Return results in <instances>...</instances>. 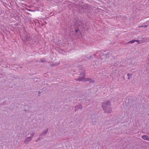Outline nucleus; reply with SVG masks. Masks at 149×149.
<instances>
[{
	"label": "nucleus",
	"mask_w": 149,
	"mask_h": 149,
	"mask_svg": "<svg viewBox=\"0 0 149 149\" xmlns=\"http://www.w3.org/2000/svg\"><path fill=\"white\" fill-rule=\"evenodd\" d=\"M111 103L109 101H107L102 103V107L104 112L110 113L112 111V108L111 107Z\"/></svg>",
	"instance_id": "obj_1"
},
{
	"label": "nucleus",
	"mask_w": 149,
	"mask_h": 149,
	"mask_svg": "<svg viewBox=\"0 0 149 149\" xmlns=\"http://www.w3.org/2000/svg\"><path fill=\"white\" fill-rule=\"evenodd\" d=\"M83 77L81 78L79 77L78 79H76L75 80L77 81H88L90 83H94L95 82V81L93 79L89 78H85L84 77L85 76V73H84L83 74Z\"/></svg>",
	"instance_id": "obj_2"
},
{
	"label": "nucleus",
	"mask_w": 149,
	"mask_h": 149,
	"mask_svg": "<svg viewBox=\"0 0 149 149\" xmlns=\"http://www.w3.org/2000/svg\"><path fill=\"white\" fill-rule=\"evenodd\" d=\"M149 41V38L146 37L143 38L140 40L141 43H143Z\"/></svg>",
	"instance_id": "obj_3"
},
{
	"label": "nucleus",
	"mask_w": 149,
	"mask_h": 149,
	"mask_svg": "<svg viewBox=\"0 0 149 149\" xmlns=\"http://www.w3.org/2000/svg\"><path fill=\"white\" fill-rule=\"evenodd\" d=\"M32 138V137L31 136H29L26 138L24 141V143L25 144L28 143L29 141L31 140Z\"/></svg>",
	"instance_id": "obj_4"
},
{
	"label": "nucleus",
	"mask_w": 149,
	"mask_h": 149,
	"mask_svg": "<svg viewBox=\"0 0 149 149\" xmlns=\"http://www.w3.org/2000/svg\"><path fill=\"white\" fill-rule=\"evenodd\" d=\"M142 138L144 140L149 141V137L147 135L142 136Z\"/></svg>",
	"instance_id": "obj_5"
},
{
	"label": "nucleus",
	"mask_w": 149,
	"mask_h": 149,
	"mask_svg": "<svg viewBox=\"0 0 149 149\" xmlns=\"http://www.w3.org/2000/svg\"><path fill=\"white\" fill-rule=\"evenodd\" d=\"M82 106L80 104H79L75 106V109L76 110H78L79 109H81L82 108Z\"/></svg>",
	"instance_id": "obj_6"
},
{
	"label": "nucleus",
	"mask_w": 149,
	"mask_h": 149,
	"mask_svg": "<svg viewBox=\"0 0 149 149\" xmlns=\"http://www.w3.org/2000/svg\"><path fill=\"white\" fill-rule=\"evenodd\" d=\"M48 131V129H46L41 134V135L45 136L47 133Z\"/></svg>",
	"instance_id": "obj_7"
},
{
	"label": "nucleus",
	"mask_w": 149,
	"mask_h": 149,
	"mask_svg": "<svg viewBox=\"0 0 149 149\" xmlns=\"http://www.w3.org/2000/svg\"><path fill=\"white\" fill-rule=\"evenodd\" d=\"M127 76L128 77V79H130L131 78V76H132V74H130L129 73H128L127 74Z\"/></svg>",
	"instance_id": "obj_8"
},
{
	"label": "nucleus",
	"mask_w": 149,
	"mask_h": 149,
	"mask_svg": "<svg viewBox=\"0 0 149 149\" xmlns=\"http://www.w3.org/2000/svg\"><path fill=\"white\" fill-rule=\"evenodd\" d=\"M135 41V40H133L131 41H130L128 42V43H131V44H132L134 43Z\"/></svg>",
	"instance_id": "obj_9"
},
{
	"label": "nucleus",
	"mask_w": 149,
	"mask_h": 149,
	"mask_svg": "<svg viewBox=\"0 0 149 149\" xmlns=\"http://www.w3.org/2000/svg\"><path fill=\"white\" fill-rule=\"evenodd\" d=\"M135 42H137L139 44L140 43H141L140 42V40H135Z\"/></svg>",
	"instance_id": "obj_10"
},
{
	"label": "nucleus",
	"mask_w": 149,
	"mask_h": 149,
	"mask_svg": "<svg viewBox=\"0 0 149 149\" xmlns=\"http://www.w3.org/2000/svg\"><path fill=\"white\" fill-rule=\"evenodd\" d=\"M148 25L146 26H139V27H146Z\"/></svg>",
	"instance_id": "obj_11"
},
{
	"label": "nucleus",
	"mask_w": 149,
	"mask_h": 149,
	"mask_svg": "<svg viewBox=\"0 0 149 149\" xmlns=\"http://www.w3.org/2000/svg\"><path fill=\"white\" fill-rule=\"evenodd\" d=\"M34 135V134L33 133H32L31 135V136H32V138H33V136Z\"/></svg>",
	"instance_id": "obj_12"
},
{
	"label": "nucleus",
	"mask_w": 149,
	"mask_h": 149,
	"mask_svg": "<svg viewBox=\"0 0 149 149\" xmlns=\"http://www.w3.org/2000/svg\"><path fill=\"white\" fill-rule=\"evenodd\" d=\"M148 62L149 63V55H148Z\"/></svg>",
	"instance_id": "obj_13"
},
{
	"label": "nucleus",
	"mask_w": 149,
	"mask_h": 149,
	"mask_svg": "<svg viewBox=\"0 0 149 149\" xmlns=\"http://www.w3.org/2000/svg\"><path fill=\"white\" fill-rule=\"evenodd\" d=\"M78 30H76V32H77H77H78Z\"/></svg>",
	"instance_id": "obj_14"
},
{
	"label": "nucleus",
	"mask_w": 149,
	"mask_h": 149,
	"mask_svg": "<svg viewBox=\"0 0 149 149\" xmlns=\"http://www.w3.org/2000/svg\"><path fill=\"white\" fill-rule=\"evenodd\" d=\"M26 39L27 40H29V39H28V38H26Z\"/></svg>",
	"instance_id": "obj_15"
},
{
	"label": "nucleus",
	"mask_w": 149,
	"mask_h": 149,
	"mask_svg": "<svg viewBox=\"0 0 149 149\" xmlns=\"http://www.w3.org/2000/svg\"><path fill=\"white\" fill-rule=\"evenodd\" d=\"M87 102H87V101H86V102H85V103H87Z\"/></svg>",
	"instance_id": "obj_16"
}]
</instances>
